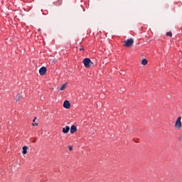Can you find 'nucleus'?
Wrapping results in <instances>:
<instances>
[{
    "label": "nucleus",
    "mask_w": 182,
    "mask_h": 182,
    "mask_svg": "<svg viewBox=\"0 0 182 182\" xmlns=\"http://www.w3.org/2000/svg\"><path fill=\"white\" fill-rule=\"evenodd\" d=\"M82 63L84 64V66L87 68H90L92 65H93V62H92V60L89 58H86L83 60Z\"/></svg>",
    "instance_id": "1"
},
{
    "label": "nucleus",
    "mask_w": 182,
    "mask_h": 182,
    "mask_svg": "<svg viewBox=\"0 0 182 182\" xmlns=\"http://www.w3.org/2000/svg\"><path fill=\"white\" fill-rule=\"evenodd\" d=\"M175 127H176V129H181L182 127L181 117H179L177 118L176 121Z\"/></svg>",
    "instance_id": "2"
},
{
    "label": "nucleus",
    "mask_w": 182,
    "mask_h": 182,
    "mask_svg": "<svg viewBox=\"0 0 182 182\" xmlns=\"http://www.w3.org/2000/svg\"><path fill=\"white\" fill-rule=\"evenodd\" d=\"M124 46H126L127 48H129V46H132V43H134V41H133V39L129 38L128 40H125L124 41Z\"/></svg>",
    "instance_id": "3"
},
{
    "label": "nucleus",
    "mask_w": 182,
    "mask_h": 182,
    "mask_svg": "<svg viewBox=\"0 0 182 182\" xmlns=\"http://www.w3.org/2000/svg\"><path fill=\"white\" fill-rule=\"evenodd\" d=\"M46 72H47L46 67H42L39 70V73L41 76H44V75H46Z\"/></svg>",
    "instance_id": "4"
},
{
    "label": "nucleus",
    "mask_w": 182,
    "mask_h": 182,
    "mask_svg": "<svg viewBox=\"0 0 182 182\" xmlns=\"http://www.w3.org/2000/svg\"><path fill=\"white\" fill-rule=\"evenodd\" d=\"M63 107H65V109H70V102L68 100L64 101Z\"/></svg>",
    "instance_id": "5"
},
{
    "label": "nucleus",
    "mask_w": 182,
    "mask_h": 182,
    "mask_svg": "<svg viewBox=\"0 0 182 182\" xmlns=\"http://www.w3.org/2000/svg\"><path fill=\"white\" fill-rule=\"evenodd\" d=\"M77 131V128L76 127V126L75 125L71 126V128H70L71 134H73V133H75V132Z\"/></svg>",
    "instance_id": "6"
},
{
    "label": "nucleus",
    "mask_w": 182,
    "mask_h": 182,
    "mask_svg": "<svg viewBox=\"0 0 182 182\" xmlns=\"http://www.w3.org/2000/svg\"><path fill=\"white\" fill-rule=\"evenodd\" d=\"M70 130V127H69V126H65V127L63 128V133L64 134L69 133Z\"/></svg>",
    "instance_id": "7"
},
{
    "label": "nucleus",
    "mask_w": 182,
    "mask_h": 182,
    "mask_svg": "<svg viewBox=\"0 0 182 182\" xmlns=\"http://www.w3.org/2000/svg\"><path fill=\"white\" fill-rule=\"evenodd\" d=\"M22 149V154H26V153H28V146H23Z\"/></svg>",
    "instance_id": "8"
},
{
    "label": "nucleus",
    "mask_w": 182,
    "mask_h": 182,
    "mask_svg": "<svg viewBox=\"0 0 182 182\" xmlns=\"http://www.w3.org/2000/svg\"><path fill=\"white\" fill-rule=\"evenodd\" d=\"M21 97H22V96L21 95V94H18L16 97H15V100L16 102H19V100H21Z\"/></svg>",
    "instance_id": "9"
},
{
    "label": "nucleus",
    "mask_w": 182,
    "mask_h": 182,
    "mask_svg": "<svg viewBox=\"0 0 182 182\" xmlns=\"http://www.w3.org/2000/svg\"><path fill=\"white\" fill-rule=\"evenodd\" d=\"M147 64V60L146 59H144L141 60V65H144L145 66V65Z\"/></svg>",
    "instance_id": "10"
},
{
    "label": "nucleus",
    "mask_w": 182,
    "mask_h": 182,
    "mask_svg": "<svg viewBox=\"0 0 182 182\" xmlns=\"http://www.w3.org/2000/svg\"><path fill=\"white\" fill-rule=\"evenodd\" d=\"M166 36H170L171 38V36H173V33L171 32H167Z\"/></svg>",
    "instance_id": "11"
},
{
    "label": "nucleus",
    "mask_w": 182,
    "mask_h": 182,
    "mask_svg": "<svg viewBox=\"0 0 182 182\" xmlns=\"http://www.w3.org/2000/svg\"><path fill=\"white\" fill-rule=\"evenodd\" d=\"M66 87V84H63V86L60 87V90H63Z\"/></svg>",
    "instance_id": "12"
},
{
    "label": "nucleus",
    "mask_w": 182,
    "mask_h": 182,
    "mask_svg": "<svg viewBox=\"0 0 182 182\" xmlns=\"http://www.w3.org/2000/svg\"><path fill=\"white\" fill-rule=\"evenodd\" d=\"M68 149H69L70 151H72V150L73 149L72 146H68Z\"/></svg>",
    "instance_id": "13"
},
{
    "label": "nucleus",
    "mask_w": 182,
    "mask_h": 182,
    "mask_svg": "<svg viewBox=\"0 0 182 182\" xmlns=\"http://www.w3.org/2000/svg\"><path fill=\"white\" fill-rule=\"evenodd\" d=\"M38 124L36 122V123H33V124H32V126H34V127H35V126H38Z\"/></svg>",
    "instance_id": "14"
},
{
    "label": "nucleus",
    "mask_w": 182,
    "mask_h": 182,
    "mask_svg": "<svg viewBox=\"0 0 182 182\" xmlns=\"http://www.w3.org/2000/svg\"><path fill=\"white\" fill-rule=\"evenodd\" d=\"M85 48H83V47H80V50L81 51V50H83Z\"/></svg>",
    "instance_id": "15"
},
{
    "label": "nucleus",
    "mask_w": 182,
    "mask_h": 182,
    "mask_svg": "<svg viewBox=\"0 0 182 182\" xmlns=\"http://www.w3.org/2000/svg\"><path fill=\"white\" fill-rule=\"evenodd\" d=\"M36 120V117H35V118L33 119V122L35 123Z\"/></svg>",
    "instance_id": "16"
}]
</instances>
